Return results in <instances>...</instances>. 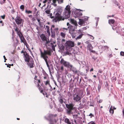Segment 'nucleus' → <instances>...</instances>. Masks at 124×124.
Listing matches in <instances>:
<instances>
[{
  "instance_id": "4",
  "label": "nucleus",
  "mask_w": 124,
  "mask_h": 124,
  "mask_svg": "<svg viewBox=\"0 0 124 124\" xmlns=\"http://www.w3.org/2000/svg\"><path fill=\"white\" fill-rule=\"evenodd\" d=\"M60 62L61 64L63 65L66 67L69 68L72 67V65L70 62L65 61L63 58L61 59Z\"/></svg>"
},
{
  "instance_id": "34",
  "label": "nucleus",
  "mask_w": 124,
  "mask_h": 124,
  "mask_svg": "<svg viewBox=\"0 0 124 124\" xmlns=\"http://www.w3.org/2000/svg\"><path fill=\"white\" fill-rule=\"evenodd\" d=\"M59 71L60 72H62L63 70V67L62 66H61V67L59 69Z\"/></svg>"
},
{
  "instance_id": "39",
  "label": "nucleus",
  "mask_w": 124,
  "mask_h": 124,
  "mask_svg": "<svg viewBox=\"0 0 124 124\" xmlns=\"http://www.w3.org/2000/svg\"><path fill=\"white\" fill-rule=\"evenodd\" d=\"M109 111L110 113L113 114L114 113V110H113V109L111 108V107L110 108Z\"/></svg>"
},
{
  "instance_id": "55",
  "label": "nucleus",
  "mask_w": 124,
  "mask_h": 124,
  "mask_svg": "<svg viewBox=\"0 0 124 124\" xmlns=\"http://www.w3.org/2000/svg\"><path fill=\"white\" fill-rule=\"evenodd\" d=\"M68 95L69 97L71 96H72V94L70 92H68Z\"/></svg>"
},
{
  "instance_id": "9",
  "label": "nucleus",
  "mask_w": 124,
  "mask_h": 124,
  "mask_svg": "<svg viewBox=\"0 0 124 124\" xmlns=\"http://www.w3.org/2000/svg\"><path fill=\"white\" fill-rule=\"evenodd\" d=\"M55 26L54 25H52L51 27L50 31L51 34V36L52 38H54L55 35V31H54Z\"/></svg>"
},
{
  "instance_id": "36",
  "label": "nucleus",
  "mask_w": 124,
  "mask_h": 124,
  "mask_svg": "<svg viewBox=\"0 0 124 124\" xmlns=\"http://www.w3.org/2000/svg\"><path fill=\"white\" fill-rule=\"evenodd\" d=\"M113 2L117 6H119L120 5L119 3H118L116 0H114L113 1Z\"/></svg>"
},
{
  "instance_id": "60",
  "label": "nucleus",
  "mask_w": 124,
  "mask_h": 124,
  "mask_svg": "<svg viewBox=\"0 0 124 124\" xmlns=\"http://www.w3.org/2000/svg\"><path fill=\"white\" fill-rule=\"evenodd\" d=\"M97 57H95L94 56H93L92 57V58L93 59L94 61H95L97 59Z\"/></svg>"
},
{
  "instance_id": "52",
  "label": "nucleus",
  "mask_w": 124,
  "mask_h": 124,
  "mask_svg": "<svg viewBox=\"0 0 124 124\" xmlns=\"http://www.w3.org/2000/svg\"><path fill=\"white\" fill-rule=\"evenodd\" d=\"M63 106L64 107V108H66L65 105L66 104V103L64 101L62 104Z\"/></svg>"
},
{
  "instance_id": "7",
  "label": "nucleus",
  "mask_w": 124,
  "mask_h": 124,
  "mask_svg": "<svg viewBox=\"0 0 124 124\" xmlns=\"http://www.w3.org/2000/svg\"><path fill=\"white\" fill-rule=\"evenodd\" d=\"M23 19L20 17L18 16H16L15 19V21L17 25L20 24L22 23L23 22Z\"/></svg>"
},
{
  "instance_id": "62",
  "label": "nucleus",
  "mask_w": 124,
  "mask_h": 124,
  "mask_svg": "<svg viewBox=\"0 0 124 124\" xmlns=\"http://www.w3.org/2000/svg\"><path fill=\"white\" fill-rule=\"evenodd\" d=\"M76 37V35L75 34V32L73 33V35L72 36V37L73 38H74Z\"/></svg>"
},
{
  "instance_id": "14",
  "label": "nucleus",
  "mask_w": 124,
  "mask_h": 124,
  "mask_svg": "<svg viewBox=\"0 0 124 124\" xmlns=\"http://www.w3.org/2000/svg\"><path fill=\"white\" fill-rule=\"evenodd\" d=\"M27 64L30 68H32L34 67V61L33 59L30 60L29 62H27Z\"/></svg>"
},
{
  "instance_id": "30",
  "label": "nucleus",
  "mask_w": 124,
  "mask_h": 124,
  "mask_svg": "<svg viewBox=\"0 0 124 124\" xmlns=\"http://www.w3.org/2000/svg\"><path fill=\"white\" fill-rule=\"evenodd\" d=\"M115 22V20L113 19H109L108 21V23L110 24L111 23L112 24H114V23Z\"/></svg>"
},
{
  "instance_id": "17",
  "label": "nucleus",
  "mask_w": 124,
  "mask_h": 124,
  "mask_svg": "<svg viewBox=\"0 0 124 124\" xmlns=\"http://www.w3.org/2000/svg\"><path fill=\"white\" fill-rule=\"evenodd\" d=\"M74 82V80H73V81H70L69 82V87L70 88H69V89H72L73 88L74 85H73V84Z\"/></svg>"
},
{
  "instance_id": "8",
  "label": "nucleus",
  "mask_w": 124,
  "mask_h": 124,
  "mask_svg": "<svg viewBox=\"0 0 124 124\" xmlns=\"http://www.w3.org/2000/svg\"><path fill=\"white\" fill-rule=\"evenodd\" d=\"M88 18H83L82 19H79V21L78 24L80 25H84L86 23L85 21H87Z\"/></svg>"
},
{
  "instance_id": "37",
  "label": "nucleus",
  "mask_w": 124,
  "mask_h": 124,
  "mask_svg": "<svg viewBox=\"0 0 124 124\" xmlns=\"http://www.w3.org/2000/svg\"><path fill=\"white\" fill-rule=\"evenodd\" d=\"M79 73H78V74L77 75L78 76H79V75H81L82 76H84V75H85V76H86L87 75V74H84V73H83L81 72H80V71H79Z\"/></svg>"
},
{
  "instance_id": "15",
  "label": "nucleus",
  "mask_w": 124,
  "mask_h": 124,
  "mask_svg": "<svg viewBox=\"0 0 124 124\" xmlns=\"http://www.w3.org/2000/svg\"><path fill=\"white\" fill-rule=\"evenodd\" d=\"M73 99L77 101H79L81 99L80 97L77 94H74L73 95Z\"/></svg>"
},
{
  "instance_id": "19",
  "label": "nucleus",
  "mask_w": 124,
  "mask_h": 124,
  "mask_svg": "<svg viewBox=\"0 0 124 124\" xmlns=\"http://www.w3.org/2000/svg\"><path fill=\"white\" fill-rule=\"evenodd\" d=\"M20 38L21 39V42H23L24 44H26L27 45V42L23 35L22 36H21V37H20Z\"/></svg>"
},
{
  "instance_id": "25",
  "label": "nucleus",
  "mask_w": 124,
  "mask_h": 124,
  "mask_svg": "<svg viewBox=\"0 0 124 124\" xmlns=\"http://www.w3.org/2000/svg\"><path fill=\"white\" fill-rule=\"evenodd\" d=\"M84 35L82 33H80V34L76 38V40L78 39H81L82 37V36Z\"/></svg>"
},
{
  "instance_id": "13",
  "label": "nucleus",
  "mask_w": 124,
  "mask_h": 124,
  "mask_svg": "<svg viewBox=\"0 0 124 124\" xmlns=\"http://www.w3.org/2000/svg\"><path fill=\"white\" fill-rule=\"evenodd\" d=\"M65 123L68 124H74L73 123L74 121L72 119H69L67 118H66L64 120Z\"/></svg>"
},
{
  "instance_id": "57",
  "label": "nucleus",
  "mask_w": 124,
  "mask_h": 124,
  "mask_svg": "<svg viewBox=\"0 0 124 124\" xmlns=\"http://www.w3.org/2000/svg\"><path fill=\"white\" fill-rule=\"evenodd\" d=\"M88 124H95V123L93 121H91L89 122Z\"/></svg>"
},
{
  "instance_id": "11",
  "label": "nucleus",
  "mask_w": 124,
  "mask_h": 124,
  "mask_svg": "<svg viewBox=\"0 0 124 124\" xmlns=\"http://www.w3.org/2000/svg\"><path fill=\"white\" fill-rule=\"evenodd\" d=\"M70 70L73 72L75 74H77V75L79 73V71L76 68L73 67L72 65V67H70Z\"/></svg>"
},
{
  "instance_id": "56",
  "label": "nucleus",
  "mask_w": 124,
  "mask_h": 124,
  "mask_svg": "<svg viewBox=\"0 0 124 124\" xmlns=\"http://www.w3.org/2000/svg\"><path fill=\"white\" fill-rule=\"evenodd\" d=\"M39 11H38L36 13V17H38V16L39 15Z\"/></svg>"
},
{
  "instance_id": "45",
  "label": "nucleus",
  "mask_w": 124,
  "mask_h": 124,
  "mask_svg": "<svg viewBox=\"0 0 124 124\" xmlns=\"http://www.w3.org/2000/svg\"><path fill=\"white\" fill-rule=\"evenodd\" d=\"M25 12L28 14H31L32 13V11L30 10H27L26 9L25 11Z\"/></svg>"
},
{
  "instance_id": "3",
  "label": "nucleus",
  "mask_w": 124,
  "mask_h": 124,
  "mask_svg": "<svg viewBox=\"0 0 124 124\" xmlns=\"http://www.w3.org/2000/svg\"><path fill=\"white\" fill-rule=\"evenodd\" d=\"M70 6L68 5H67L65 8V10L64 12V17L66 19H67L69 18L70 16Z\"/></svg>"
},
{
  "instance_id": "44",
  "label": "nucleus",
  "mask_w": 124,
  "mask_h": 124,
  "mask_svg": "<svg viewBox=\"0 0 124 124\" xmlns=\"http://www.w3.org/2000/svg\"><path fill=\"white\" fill-rule=\"evenodd\" d=\"M76 32H75V34L76 37H77L80 34V33H81V32H79L77 31V30H76Z\"/></svg>"
},
{
  "instance_id": "50",
  "label": "nucleus",
  "mask_w": 124,
  "mask_h": 124,
  "mask_svg": "<svg viewBox=\"0 0 124 124\" xmlns=\"http://www.w3.org/2000/svg\"><path fill=\"white\" fill-rule=\"evenodd\" d=\"M112 78V81L113 82H115L116 80V77H113Z\"/></svg>"
},
{
  "instance_id": "49",
  "label": "nucleus",
  "mask_w": 124,
  "mask_h": 124,
  "mask_svg": "<svg viewBox=\"0 0 124 124\" xmlns=\"http://www.w3.org/2000/svg\"><path fill=\"white\" fill-rule=\"evenodd\" d=\"M48 51L46 50H44V53H43V54L44 55H46L47 54Z\"/></svg>"
},
{
  "instance_id": "53",
  "label": "nucleus",
  "mask_w": 124,
  "mask_h": 124,
  "mask_svg": "<svg viewBox=\"0 0 124 124\" xmlns=\"http://www.w3.org/2000/svg\"><path fill=\"white\" fill-rule=\"evenodd\" d=\"M42 73H43V74L44 75H48L44 70H42Z\"/></svg>"
},
{
  "instance_id": "20",
  "label": "nucleus",
  "mask_w": 124,
  "mask_h": 124,
  "mask_svg": "<svg viewBox=\"0 0 124 124\" xmlns=\"http://www.w3.org/2000/svg\"><path fill=\"white\" fill-rule=\"evenodd\" d=\"M82 117H78V119L76 120V122L77 121L78 124H83L82 120Z\"/></svg>"
},
{
  "instance_id": "63",
  "label": "nucleus",
  "mask_w": 124,
  "mask_h": 124,
  "mask_svg": "<svg viewBox=\"0 0 124 124\" xmlns=\"http://www.w3.org/2000/svg\"><path fill=\"white\" fill-rule=\"evenodd\" d=\"M58 30V28H55V27L54 28V31L55 32H57Z\"/></svg>"
},
{
  "instance_id": "28",
  "label": "nucleus",
  "mask_w": 124,
  "mask_h": 124,
  "mask_svg": "<svg viewBox=\"0 0 124 124\" xmlns=\"http://www.w3.org/2000/svg\"><path fill=\"white\" fill-rule=\"evenodd\" d=\"M118 26L117 25H116L115 24H113L112 25V29L114 31L116 30L117 27Z\"/></svg>"
},
{
  "instance_id": "47",
  "label": "nucleus",
  "mask_w": 124,
  "mask_h": 124,
  "mask_svg": "<svg viewBox=\"0 0 124 124\" xmlns=\"http://www.w3.org/2000/svg\"><path fill=\"white\" fill-rule=\"evenodd\" d=\"M101 87V85L100 84H99L98 87V90L99 92L100 91Z\"/></svg>"
},
{
  "instance_id": "6",
  "label": "nucleus",
  "mask_w": 124,
  "mask_h": 124,
  "mask_svg": "<svg viewBox=\"0 0 124 124\" xmlns=\"http://www.w3.org/2000/svg\"><path fill=\"white\" fill-rule=\"evenodd\" d=\"M74 42L70 40H67L66 42L65 46L66 47H71L74 46Z\"/></svg>"
},
{
  "instance_id": "27",
  "label": "nucleus",
  "mask_w": 124,
  "mask_h": 124,
  "mask_svg": "<svg viewBox=\"0 0 124 124\" xmlns=\"http://www.w3.org/2000/svg\"><path fill=\"white\" fill-rule=\"evenodd\" d=\"M64 55L66 56L67 55H71V53H70V52L68 51H65L64 52Z\"/></svg>"
},
{
  "instance_id": "46",
  "label": "nucleus",
  "mask_w": 124,
  "mask_h": 124,
  "mask_svg": "<svg viewBox=\"0 0 124 124\" xmlns=\"http://www.w3.org/2000/svg\"><path fill=\"white\" fill-rule=\"evenodd\" d=\"M20 8L21 9L22 11H23L24 9V6L23 5H22L20 6Z\"/></svg>"
},
{
  "instance_id": "22",
  "label": "nucleus",
  "mask_w": 124,
  "mask_h": 124,
  "mask_svg": "<svg viewBox=\"0 0 124 124\" xmlns=\"http://www.w3.org/2000/svg\"><path fill=\"white\" fill-rule=\"evenodd\" d=\"M40 37L42 41H45L46 40V38L44 34H42L41 35Z\"/></svg>"
},
{
  "instance_id": "2",
  "label": "nucleus",
  "mask_w": 124,
  "mask_h": 124,
  "mask_svg": "<svg viewBox=\"0 0 124 124\" xmlns=\"http://www.w3.org/2000/svg\"><path fill=\"white\" fill-rule=\"evenodd\" d=\"M70 22L74 26L70 25L69 23H67V25L68 26L67 28H63V29H65L66 30H69L70 31H75V29H77V27L78 26V24L76 21L73 19H71Z\"/></svg>"
},
{
  "instance_id": "24",
  "label": "nucleus",
  "mask_w": 124,
  "mask_h": 124,
  "mask_svg": "<svg viewBox=\"0 0 124 124\" xmlns=\"http://www.w3.org/2000/svg\"><path fill=\"white\" fill-rule=\"evenodd\" d=\"M87 47L89 50L93 49V48L91 43H89V44L88 45Z\"/></svg>"
},
{
  "instance_id": "41",
  "label": "nucleus",
  "mask_w": 124,
  "mask_h": 124,
  "mask_svg": "<svg viewBox=\"0 0 124 124\" xmlns=\"http://www.w3.org/2000/svg\"><path fill=\"white\" fill-rule=\"evenodd\" d=\"M59 49L60 50H64V45H62L60 47H59Z\"/></svg>"
},
{
  "instance_id": "64",
  "label": "nucleus",
  "mask_w": 124,
  "mask_h": 124,
  "mask_svg": "<svg viewBox=\"0 0 124 124\" xmlns=\"http://www.w3.org/2000/svg\"><path fill=\"white\" fill-rule=\"evenodd\" d=\"M122 114L123 115V116L124 117V108H123L122 110Z\"/></svg>"
},
{
  "instance_id": "16",
  "label": "nucleus",
  "mask_w": 124,
  "mask_h": 124,
  "mask_svg": "<svg viewBox=\"0 0 124 124\" xmlns=\"http://www.w3.org/2000/svg\"><path fill=\"white\" fill-rule=\"evenodd\" d=\"M15 31H16L19 37L21 38V36H22V34L20 31L19 29L17 28V26H16V28L15 29Z\"/></svg>"
},
{
  "instance_id": "31",
  "label": "nucleus",
  "mask_w": 124,
  "mask_h": 124,
  "mask_svg": "<svg viewBox=\"0 0 124 124\" xmlns=\"http://www.w3.org/2000/svg\"><path fill=\"white\" fill-rule=\"evenodd\" d=\"M57 43L58 44V46L59 47L61 46L62 45H64V43H60V41H57Z\"/></svg>"
},
{
  "instance_id": "35",
  "label": "nucleus",
  "mask_w": 124,
  "mask_h": 124,
  "mask_svg": "<svg viewBox=\"0 0 124 124\" xmlns=\"http://www.w3.org/2000/svg\"><path fill=\"white\" fill-rule=\"evenodd\" d=\"M50 45H51L52 48L54 51L55 50V46L54 45L53 43H50Z\"/></svg>"
},
{
  "instance_id": "58",
  "label": "nucleus",
  "mask_w": 124,
  "mask_h": 124,
  "mask_svg": "<svg viewBox=\"0 0 124 124\" xmlns=\"http://www.w3.org/2000/svg\"><path fill=\"white\" fill-rule=\"evenodd\" d=\"M120 55L121 56H124V52L121 51L120 52Z\"/></svg>"
},
{
  "instance_id": "61",
  "label": "nucleus",
  "mask_w": 124,
  "mask_h": 124,
  "mask_svg": "<svg viewBox=\"0 0 124 124\" xmlns=\"http://www.w3.org/2000/svg\"><path fill=\"white\" fill-rule=\"evenodd\" d=\"M49 85L50 88L49 89V91H51L53 90V89L52 86H51V85H50V84Z\"/></svg>"
},
{
  "instance_id": "10",
  "label": "nucleus",
  "mask_w": 124,
  "mask_h": 124,
  "mask_svg": "<svg viewBox=\"0 0 124 124\" xmlns=\"http://www.w3.org/2000/svg\"><path fill=\"white\" fill-rule=\"evenodd\" d=\"M72 13L74 14V16L75 18L80 17L82 15V13H81L80 12H75L74 11H73Z\"/></svg>"
},
{
  "instance_id": "29",
  "label": "nucleus",
  "mask_w": 124,
  "mask_h": 124,
  "mask_svg": "<svg viewBox=\"0 0 124 124\" xmlns=\"http://www.w3.org/2000/svg\"><path fill=\"white\" fill-rule=\"evenodd\" d=\"M58 100L59 102L61 104H62L63 102H64L63 101L62 97H61L59 98H58Z\"/></svg>"
},
{
  "instance_id": "33",
  "label": "nucleus",
  "mask_w": 124,
  "mask_h": 124,
  "mask_svg": "<svg viewBox=\"0 0 124 124\" xmlns=\"http://www.w3.org/2000/svg\"><path fill=\"white\" fill-rule=\"evenodd\" d=\"M121 29L120 27L118 26L117 27L116 29V32L117 33H119L120 31V30Z\"/></svg>"
},
{
  "instance_id": "12",
  "label": "nucleus",
  "mask_w": 124,
  "mask_h": 124,
  "mask_svg": "<svg viewBox=\"0 0 124 124\" xmlns=\"http://www.w3.org/2000/svg\"><path fill=\"white\" fill-rule=\"evenodd\" d=\"M74 108L72 107L70 108L66 109V113L68 115H70L73 114V112L72 111V110L74 109Z\"/></svg>"
},
{
  "instance_id": "48",
  "label": "nucleus",
  "mask_w": 124,
  "mask_h": 124,
  "mask_svg": "<svg viewBox=\"0 0 124 124\" xmlns=\"http://www.w3.org/2000/svg\"><path fill=\"white\" fill-rule=\"evenodd\" d=\"M4 23H3L2 21H0V26H3L4 25Z\"/></svg>"
},
{
  "instance_id": "54",
  "label": "nucleus",
  "mask_w": 124,
  "mask_h": 124,
  "mask_svg": "<svg viewBox=\"0 0 124 124\" xmlns=\"http://www.w3.org/2000/svg\"><path fill=\"white\" fill-rule=\"evenodd\" d=\"M88 116H90V118H92V117H94V115L91 113H90Z\"/></svg>"
},
{
  "instance_id": "42",
  "label": "nucleus",
  "mask_w": 124,
  "mask_h": 124,
  "mask_svg": "<svg viewBox=\"0 0 124 124\" xmlns=\"http://www.w3.org/2000/svg\"><path fill=\"white\" fill-rule=\"evenodd\" d=\"M86 91L87 92V95H89L90 94V92L89 90H88V88H87L86 89Z\"/></svg>"
},
{
  "instance_id": "18",
  "label": "nucleus",
  "mask_w": 124,
  "mask_h": 124,
  "mask_svg": "<svg viewBox=\"0 0 124 124\" xmlns=\"http://www.w3.org/2000/svg\"><path fill=\"white\" fill-rule=\"evenodd\" d=\"M39 87V90L40 91V93H42L44 95H45V94H47V93L45 92H43V90L42 88L40 86V85L39 84H38L37 85Z\"/></svg>"
},
{
  "instance_id": "1",
  "label": "nucleus",
  "mask_w": 124,
  "mask_h": 124,
  "mask_svg": "<svg viewBox=\"0 0 124 124\" xmlns=\"http://www.w3.org/2000/svg\"><path fill=\"white\" fill-rule=\"evenodd\" d=\"M57 116L56 114H50L48 116V119L46 116H45L44 118L49 122L50 124H58V123H57L58 119Z\"/></svg>"
},
{
  "instance_id": "23",
  "label": "nucleus",
  "mask_w": 124,
  "mask_h": 124,
  "mask_svg": "<svg viewBox=\"0 0 124 124\" xmlns=\"http://www.w3.org/2000/svg\"><path fill=\"white\" fill-rule=\"evenodd\" d=\"M46 28H47V32L48 33V35L50 36V29L49 26L47 25L46 26Z\"/></svg>"
},
{
  "instance_id": "43",
  "label": "nucleus",
  "mask_w": 124,
  "mask_h": 124,
  "mask_svg": "<svg viewBox=\"0 0 124 124\" xmlns=\"http://www.w3.org/2000/svg\"><path fill=\"white\" fill-rule=\"evenodd\" d=\"M67 108H69L73 107V106L71 105L70 104H68L66 103L65 107Z\"/></svg>"
},
{
  "instance_id": "51",
  "label": "nucleus",
  "mask_w": 124,
  "mask_h": 124,
  "mask_svg": "<svg viewBox=\"0 0 124 124\" xmlns=\"http://www.w3.org/2000/svg\"><path fill=\"white\" fill-rule=\"evenodd\" d=\"M50 9H47L45 11V12L47 14H49L50 13Z\"/></svg>"
},
{
  "instance_id": "40",
  "label": "nucleus",
  "mask_w": 124,
  "mask_h": 124,
  "mask_svg": "<svg viewBox=\"0 0 124 124\" xmlns=\"http://www.w3.org/2000/svg\"><path fill=\"white\" fill-rule=\"evenodd\" d=\"M60 35L63 38H64L65 37V33L63 32H61V33Z\"/></svg>"
},
{
  "instance_id": "38",
  "label": "nucleus",
  "mask_w": 124,
  "mask_h": 124,
  "mask_svg": "<svg viewBox=\"0 0 124 124\" xmlns=\"http://www.w3.org/2000/svg\"><path fill=\"white\" fill-rule=\"evenodd\" d=\"M45 85H50V81L49 80H47V81H46L45 83Z\"/></svg>"
},
{
  "instance_id": "32",
  "label": "nucleus",
  "mask_w": 124,
  "mask_h": 124,
  "mask_svg": "<svg viewBox=\"0 0 124 124\" xmlns=\"http://www.w3.org/2000/svg\"><path fill=\"white\" fill-rule=\"evenodd\" d=\"M89 103H90V104L89 105V106L94 107V105L93 102H92L91 101H90V102L88 101V104H89Z\"/></svg>"
},
{
  "instance_id": "59",
  "label": "nucleus",
  "mask_w": 124,
  "mask_h": 124,
  "mask_svg": "<svg viewBox=\"0 0 124 124\" xmlns=\"http://www.w3.org/2000/svg\"><path fill=\"white\" fill-rule=\"evenodd\" d=\"M3 0V1L0 2V3L1 5H2L3 4H4L6 1V0Z\"/></svg>"
},
{
  "instance_id": "26",
  "label": "nucleus",
  "mask_w": 124,
  "mask_h": 124,
  "mask_svg": "<svg viewBox=\"0 0 124 124\" xmlns=\"http://www.w3.org/2000/svg\"><path fill=\"white\" fill-rule=\"evenodd\" d=\"M60 11L59 12H57L56 14L55 15V17H60V14H61V12H62V9L60 10Z\"/></svg>"
},
{
  "instance_id": "21",
  "label": "nucleus",
  "mask_w": 124,
  "mask_h": 124,
  "mask_svg": "<svg viewBox=\"0 0 124 124\" xmlns=\"http://www.w3.org/2000/svg\"><path fill=\"white\" fill-rule=\"evenodd\" d=\"M73 117L74 118V121L75 123H76V120L78 119V117H80L78 116L77 114L74 115L73 116Z\"/></svg>"
},
{
  "instance_id": "5",
  "label": "nucleus",
  "mask_w": 124,
  "mask_h": 124,
  "mask_svg": "<svg viewBox=\"0 0 124 124\" xmlns=\"http://www.w3.org/2000/svg\"><path fill=\"white\" fill-rule=\"evenodd\" d=\"M26 54L25 55L24 54H23L24 55L23 58H24V61L25 62H29L30 60H31L33 58L31 57V56H30V55L28 54V53L26 52H25Z\"/></svg>"
}]
</instances>
